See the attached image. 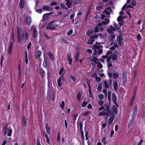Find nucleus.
<instances>
[{
  "label": "nucleus",
  "mask_w": 145,
  "mask_h": 145,
  "mask_svg": "<svg viewBox=\"0 0 145 145\" xmlns=\"http://www.w3.org/2000/svg\"><path fill=\"white\" fill-rule=\"evenodd\" d=\"M17 36L18 37L17 41L19 44L23 42L24 39L26 40H28V35L27 32H26L24 33V32H22L21 30L18 28H17Z\"/></svg>",
  "instance_id": "nucleus-1"
},
{
  "label": "nucleus",
  "mask_w": 145,
  "mask_h": 145,
  "mask_svg": "<svg viewBox=\"0 0 145 145\" xmlns=\"http://www.w3.org/2000/svg\"><path fill=\"white\" fill-rule=\"evenodd\" d=\"M3 131L4 135H7L8 136H11L12 133L11 127L9 124H6L3 128Z\"/></svg>",
  "instance_id": "nucleus-2"
},
{
  "label": "nucleus",
  "mask_w": 145,
  "mask_h": 145,
  "mask_svg": "<svg viewBox=\"0 0 145 145\" xmlns=\"http://www.w3.org/2000/svg\"><path fill=\"white\" fill-rule=\"evenodd\" d=\"M58 26V24L54 22H52L48 25L46 29H54Z\"/></svg>",
  "instance_id": "nucleus-3"
},
{
  "label": "nucleus",
  "mask_w": 145,
  "mask_h": 145,
  "mask_svg": "<svg viewBox=\"0 0 145 145\" xmlns=\"http://www.w3.org/2000/svg\"><path fill=\"white\" fill-rule=\"evenodd\" d=\"M97 51L95 49L94 50V53L92 54L93 58L92 59H91V61H93L96 64H97V61H98V59L96 58V55H97Z\"/></svg>",
  "instance_id": "nucleus-4"
},
{
  "label": "nucleus",
  "mask_w": 145,
  "mask_h": 145,
  "mask_svg": "<svg viewBox=\"0 0 145 145\" xmlns=\"http://www.w3.org/2000/svg\"><path fill=\"white\" fill-rule=\"evenodd\" d=\"M112 99L113 103L114 104L116 105L117 106H119L116 103L117 100V97L116 94L114 93H113L112 95Z\"/></svg>",
  "instance_id": "nucleus-5"
},
{
  "label": "nucleus",
  "mask_w": 145,
  "mask_h": 145,
  "mask_svg": "<svg viewBox=\"0 0 145 145\" xmlns=\"http://www.w3.org/2000/svg\"><path fill=\"white\" fill-rule=\"evenodd\" d=\"M13 46V44L12 43H9V45L8 46V49H7V53L8 54H11Z\"/></svg>",
  "instance_id": "nucleus-6"
},
{
  "label": "nucleus",
  "mask_w": 145,
  "mask_h": 145,
  "mask_svg": "<svg viewBox=\"0 0 145 145\" xmlns=\"http://www.w3.org/2000/svg\"><path fill=\"white\" fill-rule=\"evenodd\" d=\"M32 28L33 35L34 38H36L38 36V32L36 29L33 27L32 26L31 28V29Z\"/></svg>",
  "instance_id": "nucleus-7"
},
{
  "label": "nucleus",
  "mask_w": 145,
  "mask_h": 145,
  "mask_svg": "<svg viewBox=\"0 0 145 145\" xmlns=\"http://www.w3.org/2000/svg\"><path fill=\"white\" fill-rule=\"evenodd\" d=\"M117 40L118 44L120 46L123 45V39L121 35L118 36L117 38Z\"/></svg>",
  "instance_id": "nucleus-8"
},
{
  "label": "nucleus",
  "mask_w": 145,
  "mask_h": 145,
  "mask_svg": "<svg viewBox=\"0 0 145 145\" xmlns=\"http://www.w3.org/2000/svg\"><path fill=\"white\" fill-rule=\"evenodd\" d=\"M137 105H136L134 106L133 110V113L132 115V117L135 118L137 113Z\"/></svg>",
  "instance_id": "nucleus-9"
},
{
  "label": "nucleus",
  "mask_w": 145,
  "mask_h": 145,
  "mask_svg": "<svg viewBox=\"0 0 145 145\" xmlns=\"http://www.w3.org/2000/svg\"><path fill=\"white\" fill-rule=\"evenodd\" d=\"M66 2V4L68 8L71 7L72 1L71 0H65Z\"/></svg>",
  "instance_id": "nucleus-10"
},
{
  "label": "nucleus",
  "mask_w": 145,
  "mask_h": 145,
  "mask_svg": "<svg viewBox=\"0 0 145 145\" xmlns=\"http://www.w3.org/2000/svg\"><path fill=\"white\" fill-rule=\"evenodd\" d=\"M67 60L69 62V64L71 65L72 59V57L71 55L70 54H69L67 55Z\"/></svg>",
  "instance_id": "nucleus-11"
},
{
  "label": "nucleus",
  "mask_w": 145,
  "mask_h": 145,
  "mask_svg": "<svg viewBox=\"0 0 145 145\" xmlns=\"http://www.w3.org/2000/svg\"><path fill=\"white\" fill-rule=\"evenodd\" d=\"M25 3V1L24 0H20L19 3V7L22 8L24 7V4Z\"/></svg>",
  "instance_id": "nucleus-12"
},
{
  "label": "nucleus",
  "mask_w": 145,
  "mask_h": 145,
  "mask_svg": "<svg viewBox=\"0 0 145 145\" xmlns=\"http://www.w3.org/2000/svg\"><path fill=\"white\" fill-rule=\"evenodd\" d=\"M122 79L123 80V82L124 84H125V83H126V81L127 80V76L126 74L123 73Z\"/></svg>",
  "instance_id": "nucleus-13"
},
{
  "label": "nucleus",
  "mask_w": 145,
  "mask_h": 145,
  "mask_svg": "<svg viewBox=\"0 0 145 145\" xmlns=\"http://www.w3.org/2000/svg\"><path fill=\"white\" fill-rule=\"evenodd\" d=\"M110 57L111 59L114 61H116L118 59L117 56L114 54H112L110 56Z\"/></svg>",
  "instance_id": "nucleus-14"
},
{
  "label": "nucleus",
  "mask_w": 145,
  "mask_h": 145,
  "mask_svg": "<svg viewBox=\"0 0 145 145\" xmlns=\"http://www.w3.org/2000/svg\"><path fill=\"white\" fill-rule=\"evenodd\" d=\"M12 39L10 40L9 43H12L13 44L15 42V40L14 38V33L12 32L11 34Z\"/></svg>",
  "instance_id": "nucleus-15"
},
{
  "label": "nucleus",
  "mask_w": 145,
  "mask_h": 145,
  "mask_svg": "<svg viewBox=\"0 0 145 145\" xmlns=\"http://www.w3.org/2000/svg\"><path fill=\"white\" fill-rule=\"evenodd\" d=\"M42 9L44 10H47L48 11H50L52 9V8L49 6L45 5L43 7Z\"/></svg>",
  "instance_id": "nucleus-16"
},
{
  "label": "nucleus",
  "mask_w": 145,
  "mask_h": 145,
  "mask_svg": "<svg viewBox=\"0 0 145 145\" xmlns=\"http://www.w3.org/2000/svg\"><path fill=\"white\" fill-rule=\"evenodd\" d=\"M135 118L132 117V118L130 121L128 125L129 127H130L132 126L134 122Z\"/></svg>",
  "instance_id": "nucleus-17"
},
{
  "label": "nucleus",
  "mask_w": 145,
  "mask_h": 145,
  "mask_svg": "<svg viewBox=\"0 0 145 145\" xmlns=\"http://www.w3.org/2000/svg\"><path fill=\"white\" fill-rule=\"evenodd\" d=\"M118 106H117L116 105H113V106L112 110L114 112L115 114H117L118 112Z\"/></svg>",
  "instance_id": "nucleus-18"
},
{
  "label": "nucleus",
  "mask_w": 145,
  "mask_h": 145,
  "mask_svg": "<svg viewBox=\"0 0 145 145\" xmlns=\"http://www.w3.org/2000/svg\"><path fill=\"white\" fill-rule=\"evenodd\" d=\"M103 108L104 110H106V111H109V105H108V104H105Z\"/></svg>",
  "instance_id": "nucleus-19"
},
{
  "label": "nucleus",
  "mask_w": 145,
  "mask_h": 145,
  "mask_svg": "<svg viewBox=\"0 0 145 145\" xmlns=\"http://www.w3.org/2000/svg\"><path fill=\"white\" fill-rule=\"evenodd\" d=\"M47 98V99L49 101L51 100L54 101V96L53 95L50 96V94H48Z\"/></svg>",
  "instance_id": "nucleus-20"
},
{
  "label": "nucleus",
  "mask_w": 145,
  "mask_h": 145,
  "mask_svg": "<svg viewBox=\"0 0 145 145\" xmlns=\"http://www.w3.org/2000/svg\"><path fill=\"white\" fill-rule=\"evenodd\" d=\"M52 13V12L50 13H47L44 14L42 16L43 19H46Z\"/></svg>",
  "instance_id": "nucleus-21"
},
{
  "label": "nucleus",
  "mask_w": 145,
  "mask_h": 145,
  "mask_svg": "<svg viewBox=\"0 0 145 145\" xmlns=\"http://www.w3.org/2000/svg\"><path fill=\"white\" fill-rule=\"evenodd\" d=\"M82 127H83V125L82 123H80L79 124H77V127L78 128V129H79L80 130V132L82 133Z\"/></svg>",
  "instance_id": "nucleus-22"
},
{
  "label": "nucleus",
  "mask_w": 145,
  "mask_h": 145,
  "mask_svg": "<svg viewBox=\"0 0 145 145\" xmlns=\"http://www.w3.org/2000/svg\"><path fill=\"white\" fill-rule=\"evenodd\" d=\"M114 88L115 90H116L118 88V83L116 81H115L113 83Z\"/></svg>",
  "instance_id": "nucleus-23"
},
{
  "label": "nucleus",
  "mask_w": 145,
  "mask_h": 145,
  "mask_svg": "<svg viewBox=\"0 0 145 145\" xmlns=\"http://www.w3.org/2000/svg\"><path fill=\"white\" fill-rule=\"evenodd\" d=\"M114 119V117L111 116L109 119L108 123L109 125H111L112 123L113 120Z\"/></svg>",
  "instance_id": "nucleus-24"
},
{
  "label": "nucleus",
  "mask_w": 145,
  "mask_h": 145,
  "mask_svg": "<svg viewBox=\"0 0 145 145\" xmlns=\"http://www.w3.org/2000/svg\"><path fill=\"white\" fill-rule=\"evenodd\" d=\"M42 54V52L40 51H39L37 52L36 55V58H39L40 56Z\"/></svg>",
  "instance_id": "nucleus-25"
},
{
  "label": "nucleus",
  "mask_w": 145,
  "mask_h": 145,
  "mask_svg": "<svg viewBox=\"0 0 145 145\" xmlns=\"http://www.w3.org/2000/svg\"><path fill=\"white\" fill-rule=\"evenodd\" d=\"M102 82H100L98 85L97 88V90L99 91H101L102 89Z\"/></svg>",
  "instance_id": "nucleus-26"
},
{
  "label": "nucleus",
  "mask_w": 145,
  "mask_h": 145,
  "mask_svg": "<svg viewBox=\"0 0 145 145\" xmlns=\"http://www.w3.org/2000/svg\"><path fill=\"white\" fill-rule=\"evenodd\" d=\"M48 55L51 59L53 61L54 60V57L53 54L51 52H48Z\"/></svg>",
  "instance_id": "nucleus-27"
},
{
  "label": "nucleus",
  "mask_w": 145,
  "mask_h": 145,
  "mask_svg": "<svg viewBox=\"0 0 145 145\" xmlns=\"http://www.w3.org/2000/svg\"><path fill=\"white\" fill-rule=\"evenodd\" d=\"M40 74L42 77H44L45 76V71L42 69L40 70Z\"/></svg>",
  "instance_id": "nucleus-28"
},
{
  "label": "nucleus",
  "mask_w": 145,
  "mask_h": 145,
  "mask_svg": "<svg viewBox=\"0 0 145 145\" xmlns=\"http://www.w3.org/2000/svg\"><path fill=\"white\" fill-rule=\"evenodd\" d=\"M87 83L88 84V86L89 87V95L90 96L91 95V86L90 85V81L88 80H87V81H86Z\"/></svg>",
  "instance_id": "nucleus-29"
},
{
  "label": "nucleus",
  "mask_w": 145,
  "mask_h": 145,
  "mask_svg": "<svg viewBox=\"0 0 145 145\" xmlns=\"http://www.w3.org/2000/svg\"><path fill=\"white\" fill-rule=\"evenodd\" d=\"M59 104L60 105V107L63 110L64 108V105H65V102L64 101H63L61 103L59 102Z\"/></svg>",
  "instance_id": "nucleus-30"
},
{
  "label": "nucleus",
  "mask_w": 145,
  "mask_h": 145,
  "mask_svg": "<svg viewBox=\"0 0 145 145\" xmlns=\"http://www.w3.org/2000/svg\"><path fill=\"white\" fill-rule=\"evenodd\" d=\"M26 21L28 24L30 25L31 22V18L30 17H28L26 19Z\"/></svg>",
  "instance_id": "nucleus-31"
},
{
  "label": "nucleus",
  "mask_w": 145,
  "mask_h": 145,
  "mask_svg": "<svg viewBox=\"0 0 145 145\" xmlns=\"http://www.w3.org/2000/svg\"><path fill=\"white\" fill-rule=\"evenodd\" d=\"M57 83L58 86L59 87H60L62 85V83H61V78H59L57 80Z\"/></svg>",
  "instance_id": "nucleus-32"
},
{
  "label": "nucleus",
  "mask_w": 145,
  "mask_h": 145,
  "mask_svg": "<svg viewBox=\"0 0 145 145\" xmlns=\"http://www.w3.org/2000/svg\"><path fill=\"white\" fill-rule=\"evenodd\" d=\"M119 76V74L117 73H114L113 74V78L114 79L118 78Z\"/></svg>",
  "instance_id": "nucleus-33"
},
{
  "label": "nucleus",
  "mask_w": 145,
  "mask_h": 145,
  "mask_svg": "<svg viewBox=\"0 0 145 145\" xmlns=\"http://www.w3.org/2000/svg\"><path fill=\"white\" fill-rule=\"evenodd\" d=\"M64 69L63 68H62L60 70L59 72V74H63H63L62 75V77L63 78V75L65 73V71H64Z\"/></svg>",
  "instance_id": "nucleus-34"
},
{
  "label": "nucleus",
  "mask_w": 145,
  "mask_h": 145,
  "mask_svg": "<svg viewBox=\"0 0 145 145\" xmlns=\"http://www.w3.org/2000/svg\"><path fill=\"white\" fill-rule=\"evenodd\" d=\"M103 83V86L105 87V88H108V85L107 82L106 81H105Z\"/></svg>",
  "instance_id": "nucleus-35"
},
{
  "label": "nucleus",
  "mask_w": 145,
  "mask_h": 145,
  "mask_svg": "<svg viewBox=\"0 0 145 145\" xmlns=\"http://www.w3.org/2000/svg\"><path fill=\"white\" fill-rule=\"evenodd\" d=\"M81 95L80 92L78 93L77 95V99L78 101H80L81 100Z\"/></svg>",
  "instance_id": "nucleus-36"
},
{
  "label": "nucleus",
  "mask_w": 145,
  "mask_h": 145,
  "mask_svg": "<svg viewBox=\"0 0 145 145\" xmlns=\"http://www.w3.org/2000/svg\"><path fill=\"white\" fill-rule=\"evenodd\" d=\"M18 72L19 76H20L21 74V70L20 66L19 65L18 67Z\"/></svg>",
  "instance_id": "nucleus-37"
},
{
  "label": "nucleus",
  "mask_w": 145,
  "mask_h": 145,
  "mask_svg": "<svg viewBox=\"0 0 145 145\" xmlns=\"http://www.w3.org/2000/svg\"><path fill=\"white\" fill-rule=\"evenodd\" d=\"M106 114V112L105 111H103L98 114L99 115H105Z\"/></svg>",
  "instance_id": "nucleus-38"
},
{
  "label": "nucleus",
  "mask_w": 145,
  "mask_h": 145,
  "mask_svg": "<svg viewBox=\"0 0 145 145\" xmlns=\"http://www.w3.org/2000/svg\"><path fill=\"white\" fill-rule=\"evenodd\" d=\"M45 127L46 130L47 132L49 133L50 131V128L48 126V124H46L45 126Z\"/></svg>",
  "instance_id": "nucleus-39"
},
{
  "label": "nucleus",
  "mask_w": 145,
  "mask_h": 145,
  "mask_svg": "<svg viewBox=\"0 0 145 145\" xmlns=\"http://www.w3.org/2000/svg\"><path fill=\"white\" fill-rule=\"evenodd\" d=\"M45 136L46 137V141L48 143L50 144V140L48 137V135H47L45 134Z\"/></svg>",
  "instance_id": "nucleus-40"
},
{
  "label": "nucleus",
  "mask_w": 145,
  "mask_h": 145,
  "mask_svg": "<svg viewBox=\"0 0 145 145\" xmlns=\"http://www.w3.org/2000/svg\"><path fill=\"white\" fill-rule=\"evenodd\" d=\"M97 64L98 67L99 68H102V67H103V65H102V64L101 63H99V62H97Z\"/></svg>",
  "instance_id": "nucleus-41"
},
{
  "label": "nucleus",
  "mask_w": 145,
  "mask_h": 145,
  "mask_svg": "<svg viewBox=\"0 0 145 145\" xmlns=\"http://www.w3.org/2000/svg\"><path fill=\"white\" fill-rule=\"evenodd\" d=\"M124 18H122V16H120L117 18V21H120V20H123Z\"/></svg>",
  "instance_id": "nucleus-42"
},
{
  "label": "nucleus",
  "mask_w": 145,
  "mask_h": 145,
  "mask_svg": "<svg viewBox=\"0 0 145 145\" xmlns=\"http://www.w3.org/2000/svg\"><path fill=\"white\" fill-rule=\"evenodd\" d=\"M109 115H111L112 116H114V117L115 115V114L113 113V112H112V111L110 110H109Z\"/></svg>",
  "instance_id": "nucleus-43"
},
{
  "label": "nucleus",
  "mask_w": 145,
  "mask_h": 145,
  "mask_svg": "<svg viewBox=\"0 0 145 145\" xmlns=\"http://www.w3.org/2000/svg\"><path fill=\"white\" fill-rule=\"evenodd\" d=\"M27 53L26 52L25 53V62L27 64L28 63V60L27 59Z\"/></svg>",
  "instance_id": "nucleus-44"
},
{
  "label": "nucleus",
  "mask_w": 145,
  "mask_h": 145,
  "mask_svg": "<svg viewBox=\"0 0 145 145\" xmlns=\"http://www.w3.org/2000/svg\"><path fill=\"white\" fill-rule=\"evenodd\" d=\"M98 103L101 106H102L104 103L103 101L102 100H99L98 102Z\"/></svg>",
  "instance_id": "nucleus-45"
},
{
  "label": "nucleus",
  "mask_w": 145,
  "mask_h": 145,
  "mask_svg": "<svg viewBox=\"0 0 145 145\" xmlns=\"http://www.w3.org/2000/svg\"><path fill=\"white\" fill-rule=\"evenodd\" d=\"M86 35H87L89 36L90 37L91 36V30H89L88 31L86 32Z\"/></svg>",
  "instance_id": "nucleus-46"
},
{
  "label": "nucleus",
  "mask_w": 145,
  "mask_h": 145,
  "mask_svg": "<svg viewBox=\"0 0 145 145\" xmlns=\"http://www.w3.org/2000/svg\"><path fill=\"white\" fill-rule=\"evenodd\" d=\"M93 48H97V49H99L101 48V46L100 45H94L93 46Z\"/></svg>",
  "instance_id": "nucleus-47"
},
{
  "label": "nucleus",
  "mask_w": 145,
  "mask_h": 145,
  "mask_svg": "<svg viewBox=\"0 0 145 145\" xmlns=\"http://www.w3.org/2000/svg\"><path fill=\"white\" fill-rule=\"evenodd\" d=\"M55 9L57 10H62L61 8L60 7L59 5H58L57 6H56L55 7Z\"/></svg>",
  "instance_id": "nucleus-48"
},
{
  "label": "nucleus",
  "mask_w": 145,
  "mask_h": 145,
  "mask_svg": "<svg viewBox=\"0 0 145 145\" xmlns=\"http://www.w3.org/2000/svg\"><path fill=\"white\" fill-rule=\"evenodd\" d=\"M107 65L109 69L112 67V63H111L110 62L107 63Z\"/></svg>",
  "instance_id": "nucleus-49"
},
{
  "label": "nucleus",
  "mask_w": 145,
  "mask_h": 145,
  "mask_svg": "<svg viewBox=\"0 0 145 145\" xmlns=\"http://www.w3.org/2000/svg\"><path fill=\"white\" fill-rule=\"evenodd\" d=\"M70 78L74 82L75 81V77L72 75H70Z\"/></svg>",
  "instance_id": "nucleus-50"
},
{
  "label": "nucleus",
  "mask_w": 145,
  "mask_h": 145,
  "mask_svg": "<svg viewBox=\"0 0 145 145\" xmlns=\"http://www.w3.org/2000/svg\"><path fill=\"white\" fill-rule=\"evenodd\" d=\"M72 30H71L68 32L67 35L68 36L70 35L72 33Z\"/></svg>",
  "instance_id": "nucleus-51"
},
{
  "label": "nucleus",
  "mask_w": 145,
  "mask_h": 145,
  "mask_svg": "<svg viewBox=\"0 0 145 145\" xmlns=\"http://www.w3.org/2000/svg\"><path fill=\"white\" fill-rule=\"evenodd\" d=\"M96 80L97 82H100L101 80V78L99 77H96Z\"/></svg>",
  "instance_id": "nucleus-52"
},
{
  "label": "nucleus",
  "mask_w": 145,
  "mask_h": 145,
  "mask_svg": "<svg viewBox=\"0 0 145 145\" xmlns=\"http://www.w3.org/2000/svg\"><path fill=\"white\" fill-rule=\"evenodd\" d=\"M107 31L110 34H112L113 33L112 30L110 28H109L107 30Z\"/></svg>",
  "instance_id": "nucleus-53"
},
{
  "label": "nucleus",
  "mask_w": 145,
  "mask_h": 145,
  "mask_svg": "<svg viewBox=\"0 0 145 145\" xmlns=\"http://www.w3.org/2000/svg\"><path fill=\"white\" fill-rule=\"evenodd\" d=\"M90 113L89 111H86L85 112L83 113L82 116H86L89 113Z\"/></svg>",
  "instance_id": "nucleus-54"
},
{
  "label": "nucleus",
  "mask_w": 145,
  "mask_h": 145,
  "mask_svg": "<svg viewBox=\"0 0 145 145\" xmlns=\"http://www.w3.org/2000/svg\"><path fill=\"white\" fill-rule=\"evenodd\" d=\"M87 104V102L85 101H83L82 104V106L83 107H84Z\"/></svg>",
  "instance_id": "nucleus-55"
},
{
  "label": "nucleus",
  "mask_w": 145,
  "mask_h": 145,
  "mask_svg": "<svg viewBox=\"0 0 145 145\" xmlns=\"http://www.w3.org/2000/svg\"><path fill=\"white\" fill-rule=\"evenodd\" d=\"M94 31L95 33L97 32L98 31V27L97 26H96L95 27H94Z\"/></svg>",
  "instance_id": "nucleus-56"
},
{
  "label": "nucleus",
  "mask_w": 145,
  "mask_h": 145,
  "mask_svg": "<svg viewBox=\"0 0 145 145\" xmlns=\"http://www.w3.org/2000/svg\"><path fill=\"white\" fill-rule=\"evenodd\" d=\"M60 7L61 8V9L62 8H65L66 9L65 7V5L61 3L60 4Z\"/></svg>",
  "instance_id": "nucleus-57"
},
{
  "label": "nucleus",
  "mask_w": 145,
  "mask_h": 145,
  "mask_svg": "<svg viewBox=\"0 0 145 145\" xmlns=\"http://www.w3.org/2000/svg\"><path fill=\"white\" fill-rule=\"evenodd\" d=\"M90 12V10H89V11L88 12H87L86 14V18H85L86 20L87 19L88 15L89 14V13Z\"/></svg>",
  "instance_id": "nucleus-58"
},
{
  "label": "nucleus",
  "mask_w": 145,
  "mask_h": 145,
  "mask_svg": "<svg viewBox=\"0 0 145 145\" xmlns=\"http://www.w3.org/2000/svg\"><path fill=\"white\" fill-rule=\"evenodd\" d=\"M36 11L38 13H41L42 11V9H37L36 10Z\"/></svg>",
  "instance_id": "nucleus-59"
},
{
  "label": "nucleus",
  "mask_w": 145,
  "mask_h": 145,
  "mask_svg": "<svg viewBox=\"0 0 145 145\" xmlns=\"http://www.w3.org/2000/svg\"><path fill=\"white\" fill-rule=\"evenodd\" d=\"M74 15H75L74 13L72 14L70 16V19L71 20H72V19H74Z\"/></svg>",
  "instance_id": "nucleus-60"
},
{
  "label": "nucleus",
  "mask_w": 145,
  "mask_h": 145,
  "mask_svg": "<svg viewBox=\"0 0 145 145\" xmlns=\"http://www.w3.org/2000/svg\"><path fill=\"white\" fill-rule=\"evenodd\" d=\"M137 37L138 41L140 40L141 39V37L140 34H138V35L137 36Z\"/></svg>",
  "instance_id": "nucleus-61"
},
{
  "label": "nucleus",
  "mask_w": 145,
  "mask_h": 145,
  "mask_svg": "<svg viewBox=\"0 0 145 145\" xmlns=\"http://www.w3.org/2000/svg\"><path fill=\"white\" fill-rule=\"evenodd\" d=\"M104 97V95L102 94H100L99 95V98L100 99H102Z\"/></svg>",
  "instance_id": "nucleus-62"
},
{
  "label": "nucleus",
  "mask_w": 145,
  "mask_h": 145,
  "mask_svg": "<svg viewBox=\"0 0 145 145\" xmlns=\"http://www.w3.org/2000/svg\"><path fill=\"white\" fill-rule=\"evenodd\" d=\"M57 3L55 2H52L50 5V6H52V5H57Z\"/></svg>",
  "instance_id": "nucleus-63"
},
{
  "label": "nucleus",
  "mask_w": 145,
  "mask_h": 145,
  "mask_svg": "<svg viewBox=\"0 0 145 145\" xmlns=\"http://www.w3.org/2000/svg\"><path fill=\"white\" fill-rule=\"evenodd\" d=\"M37 145H41L40 142V140L39 138L37 139Z\"/></svg>",
  "instance_id": "nucleus-64"
}]
</instances>
